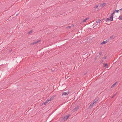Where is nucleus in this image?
<instances>
[{
    "label": "nucleus",
    "mask_w": 122,
    "mask_h": 122,
    "mask_svg": "<svg viewBox=\"0 0 122 122\" xmlns=\"http://www.w3.org/2000/svg\"><path fill=\"white\" fill-rule=\"evenodd\" d=\"M113 18L112 17L110 16L109 18H107V19L106 20V22L108 21H112L113 20Z\"/></svg>",
    "instance_id": "nucleus-1"
},
{
    "label": "nucleus",
    "mask_w": 122,
    "mask_h": 122,
    "mask_svg": "<svg viewBox=\"0 0 122 122\" xmlns=\"http://www.w3.org/2000/svg\"><path fill=\"white\" fill-rule=\"evenodd\" d=\"M70 116V115H68L67 116H66L65 117H62V120L65 121H66L67 120V119L68 117Z\"/></svg>",
    "instance_id": "nucleus-2"
},
{
    "label": "nucleus",
    "mask_w": 122,
    "mask_h": 122,
    "mask_svg": "<svg viewBox=\"0 0 122 122\" xmlns=\"http://www.w3.org/2000/svg\"><path fill=\"white\" fill-rule=\"evenodd\" d=\"M69 93V92L68 91L67 92H63L62 93V96L64 95H67Z\"/></svg>",
    "instance_id": "nucleus-3"
},
{
    "label": "nucleus",
    "mask_w": 122,
    "mask_h": 122,
    "mask_svg": "<svg viewBox=\"0 0 122 122\" xmlns=\"http://www.w3.org/2000/svg\"><path fill=\"white\" fill-rule=\"evenodd\" d=\"M99 98L97 97L95 98L93 101L92 103V104H93L95 102H96L98 101Z\"/></svg>",
    "instance_id": "nucleus-4"
},
{
    "label": "nucleus",
    "mask_w": 122,
    "mask_h": 122,
    "mask_svg": "<svg viewBox=\"0 0 122 122\" xmlns=\"http://www.w3.org/2000/svg\"><path fill=\"white\" fill-rule=\"evenodd\" d=\"M109 41V40H107L105 41H103V42H102L101 44H105L106 43L108 42Z\"/></svg>",
    "instance_id": "nucleus-5"
},
{
    "label": "nucleus",
    "mask_w": 122,
    "mask_h": 122,
    "mask_svg": "<svg viewBox=\"0 0 122 122\" xmlns=\"http://www.w3.org/2000/svg\"><path fill=\"white\" fill-rule=\"evenodd\" d=\"M79 107H78V106L76 107L72 110V111L73 112H74L78 109Z\"/></svg>",
    "instance_id": "nucleus-6"
},
{
    "label": "nucleus",
    "mask_w": 122,
    "mask_h": 122,
    "mask_svg": "<svg viewBox=\"0 0 122 122\" xmlns=\"http://www.w3.org/2000/svg\"><path fill=\"white\" fill-rule=\"evenodd\" d=\"M40 41H41L40 40H38V41H36L35 42H33V43H31V45H33V44H36L37 43L39 42Z\"/></svg>",
    "instance_id": "nucleus-7"
},
{
    "label": "nucleus",
    "mask_w": 122,
    "mask_h": 122,
    "mask_svg": "<svg viewBox=\"0 0 122 122\" xmlns=\"http://www.w3.org/2000/svg\"><path fill=\"white\" fill-rule=\"evenodd\" d=\"M50 101V100H49V99H47L46 101L44 103V105H46V104L49 101Z\"/></svg>",
    "instance_id": "nucleus-8"
},
{
    "label": "nucleus",
    "mask_w": 122,
    "mask_h": 122,
    "mask_svg": "<svg viewBox=\"0 0 122 122\" xmlns=\"http://www.w3.org/2000/svg\"><path fill=\"white\" fill-rule=\"evenodd\" d=\"M106 5V3H104L102 4H101L100 5V6L101 7H103L104 6Z\"/></svg>",
    "instance_id": "nucleus-9"
},
{
    "label": "nucleus",
    "mask_w": 122,
    "mask_h": 122,
    "mask_svg": "<svg viewBox=\"0 0 122 122\" xmlns=\"http://www.w3.org/2000/svg\"><path fill=\"white\" fill-rule=\"evenodd\" d=\"M114 38H115L114 37V35H112L110 37V40H111L113 39Z\"/></svg>",
    "instance_id": "nucleus-10"
},
{
    "label": "nucleus",
    "mask_w": 122,
    "mask_h": 122,
    "mask_svg": "<svg viewBox=\"0 0 122 122\" xmlns=\"http://www.w3.org/2000/svg\"><path fill=\"white\" fill-rule=\"evenodd\" d=\"M55 95H54L53 96L51 97L50 99H49V100H50V101L52 100L53 99V98L55 97Z\"/></svg>",
    "instance_id": "nucleus-11"
},
{
    "label": "nucleus",
    "mask_w": 122,
    "mask_h": 122,
    "mask_svg": "<svg viewBox=\"0 0 122 122\" xmlns=\"http://www.w3.org/2000/svg\"><path fill=\"white\" fill-rule=\"evenodd\" d=\"M104 66L106 68L108 67V65L107 64H103Z\"/></svg>",
    "instance_id": "nucleus-12"
},
{
    "label": "nucleus",
    "mask_w": 122,
    "mask_h": 122,
    "mask_svg": "<svg viewBox=\"0 0 122 122\" xmlns=\"http://www.w3.org/2000/svg\"><path fill=\"white\" fill-rule=\"evenodd\" d=\"M115 11H114L111 14V16L113 18V15L115 13Z\"/></svg>",
    "instance_id": "nucleus-13"
},
{
    "label": "nucleus",
    "mask_w": 122,
    "mask_h": 122,
    "mask_svg": "<svg viewBox=\"0 0 122 122\" xmlns=\"http://www.w3.org/2000/svg\"><path fill=\"white\" fill-rule=\"evenodd\" d=\"M117 83V82H116L114 84H113L111 87V88H113V87L115 85H116V84Z\"/></svg>",
    "instance_id": "nucleus-14"
},
{
    "label": "nucleus",
    "mask_w": 122,
    "mask_h": 122,
    "mask_svg": "<svg viewBox=\"0 0 122 122\" xmlns=\"http://www.w3.org/2000/svg\"><path fill=\"white\" fill-rule=\"evenodd\" d=\"M89 19V18H86L85 19L83 20V22H86V20L88 19Z\"/></svg>",
    "instance_id": "nucleus-15"
},
{
    "label": "nucleus",
    "mask_w": 122,
    "mask_h": 122,
    "mask_svg": "<svg viewBox=\"0 0 122 122\" xmlns=\"http://www.w3.org/2000/svg\"><path fill=\"white\" fill-rule=\"evenodd\" d=\"M119 19L121 20H122V15H120Z\"/></svg>",
    "instance_id": "nucleus-16"
},
{
    "label": "nucleus",
    "mask_w": 122,
    "mask_h": 122,
    "mask_svg": "<svg viewBox=\"0 0 122 122\" xmlns=\"http://www.w3.org/2000/svg\"><path fill=\"white\" fill-rule=\"evenodd\" d=\"M92 104L91 103L90 104V105L89 106V108H91L92 107Z\"/></svg>",
    "instance_id": "nucleus-17"
},
{
    "label": "nucleus",
    "mask_w": 122,
    "mask_h": 122,
    "mask_svg": "<svg viewBox=\"0 0 122 122\" xmlns=\"http://www.w3.org/2000/svg\"><path fill=\"white\" fill-rule=\"evenodd\" d=\"M33 32L32 30H31L29 32H28V34H31V33H32Z\"/></svg>",
    "instance_id": "nucleus-18"
},
{
    "label": "nucleus",
    "mask_w": 122,
    "mask_h": 122,
    "mask_svg": "<svg viewBox=\"0 0 122 122\" xmlns=\"http://www.w3.org/2000/svg\"><path fill=\"white\" fill-rule=\"evenodd\" d=\"M98 7V6L97 5H96L94 7L95 8H97Z\"/></svg>",
    "instance_id": "nucleus-19"
},
{
    "label": "nucleus",
    "mask_w": 122,
    "mask_h": 122,
    "mask_svg": "<svg viewBox=\"0 0 122 122\" xmlns=\"http://www.w3.org/2000/svg\"><path fill=\"white\" fill-rule=\"evenodd\" d=\"M98 21L99 23H100L102 21H101V20H98Z\"/></svg>",
    "instance_id": "nucleus-20"
},
{
    "label": "nucleus",
    "mask_w": 122,
    "mask_h": 122,
    "mask_svg": "<svg viewBox=\"0 0 122 122\" xmlns=\"http://www.w3.org/2000/svg\"><path fill=\"white\" fill-rule=\"evenodd\" d=\"M99 55H101L102 54V53L101 52H99Z\"/></svg>",
    "instance_id": "nucleus-21"
},
{
    "label": "nucleus",
    "mask_w": 122,
    "mask_h": 122,
    "mask_svg": "<svg viewBox=\"0 0 122 122\" xmlns=\"http://www.w3.org/2000/svg\"><path fill=\"white\" fill-rule=\"evenodd\" d=\"M98 23H99L98 22V21H97L96 22V24L97 25H98Z\"/></svg>",
    "instance_id": "nucleus-22"
},
{
    "label": "nucleus",
    "mask_w": 122,
    "mask_h": 122,
    "mask_svg": "<svg viewBox=\"0 0 122 122\" xmlns=\"http://www.w3.org/2000/svg\"><path fill=\"white\" fill-rule=\"evenodd\" d=\"M119 10H115V12L116 11L117 13H118Z\"/></svg>",
    "instance_id": "nucleus-23"
},
{
    "label": "nucleus",
    "mask_w": 122,
    "mask_h": 122,
    "mask_svg": "<svg viewBox=\"0 0 122 122\" xmlns=\"http://www.w3.org/2000/svg\"><path fill=\"white\" fill-rule=\"evenodd\" d=\"M115 96V95H113V96H112V97H111V98H113V97H114Z\"/></svg>",
    "instance_id": "nucleus-24"
},
{
    "label": "nucleus",
    "mask_w": 122,
    "mask_h": 122,
    "mask_svg": "<svg viewBox=\"0 0 122 122\" xmlns=\"http://www.w3.org/2000/svg\"><path fill=\"white\" fill-rule=\"evenodd\" d=\"M12 49H11V50H10L9 51V53H10L12 51Z\"/></svg>",
    "instance_id": "nucleus-25"
},
{
    "label": "nucleus",
    "mask_w": 122,
    "mask_h": 122,
    "mask_svg": "<svg viewBox=\"0 0 122 122\" xmlns=\"http://www.w3.org/2000/svg\"><path fill=\"white\" fill-rule=\"evenodd\" d=\"M106 58H107L106 56H104L103 58L104 59H105Z\"/></svg>",
    "instance_id": "nucleus-26"
},
{
    "label": "nucleus",
    "mask_w": 122,
    "mask_h": 122,
    "mask_svg": "<svg viewBox=\"0 0 122 122\" xmlns=\"http://www.w3.org/2000/svg\"><path fill=\"white\" fill-rule=\"evenodd\" d=\"M68 27L69 28H70L71 27V26H69Z\"/></svg>",
    "instance_id": "nucleus-27"
},
{
    "label": "nucleus",
    "mask_w": 122,
    "mask_h": 122,
    "mask_svg": "<svg viewBox=\"0 0 122 122\" xmlns=\"http://www.w3.org/2000/svg\"><path fill=\"white\" fill-rule=\"evenodd\" d=\"M122 10V8H121L120 9V10Z\"/></svg>",
    "instance_id": "nucleus-28"
},
{
    "label": "nucleus",
    "mask_w": 122,
    "mask_h": 122,
    "mask_svg": "<svg viewBox=\"0 0 122 122\" xmlns=\"http://www.w3.org/2000/svg\"><path fill=\"white\" fill-rule=\"evenodd\" d=\"M117 94V93H116L114 95H115V96Z\"/></svg>",
    "instance_id": "nucleus-29"
},
{
    "label": "nucleus",
    "mask_w": 122,
    "mask_h": 122,
    "mask_svg": "<svg viewBox=\"0 0 122 122\" xmlns=\"http://www.w3.org/2000/svg\"><path fill=\"white\" fill-rule=\"evenodd\" d=\"M52 70V72H53V71H54L53 70Z\"/></svg>",
    "instance_id": "nucleus-30"
},
{
    "label": "nucleus",
    "mask_w": 122,
    "mask_h": 122,
    "mask_svg": "<svg viewBox=\"0 0 122 122\" xmlns=\"http://www.w3.org/2000/svg\"><path fill=\"white\" fill-rule=\"evenodd\" d=\"M98 55H97V56H97V57H98Z\"/></svg>",
    "instance_id": "nucleus-31"
},
{
    "label": "nucleus",
    "mask_w": 122,
    "mask_h": 122,
    "mask_svg": "<svg viewBox=\"0 0 122 122\" xmlns=\"http://www.w3.org/2000/svg\"><path fill=\"white\" fill-rule=\"evenodd\" d=\"M96 58H95V60H96L97 58V57H96Z\"/></svg>",
    "instance_id": "nucleus-32"
},
{
    "label": "nucleus",
    "mask_w": 122,
    "mask_h": 122,
    "mask_svg": "<svg viewBox=\"0 0 122 122\" xmlns=\"http://www.w3.org/2000/svg\"><path fill=\"white\" fill-rule=\"evenodd\" d=\"M104 19H102V21H103V20H104Z\"/></svg>",
    "instance_id": "nucleus-33"
},
{
    "label": "nucleus",
    "mask_w": 122,
    "mask_h": 122,
    "mask_svg": "<svg viewBox=\"0 0 122 122\" xmlns=\"http://www.w3.org/2000/svg\"><path fill=\"white\" fill-rule=\"evenodd\" d=\"M18 14H17L16 15V16H17L18 15Z\"/></svg>",
    "instance_id": "nucleus-34"
},
{
    "label": "nucleus",
    "mask_w": 122,
    "mask_h": 122,
    "mask_svg": "<svg viewBox=\"0 0 122 122\" xmlns=\"http://www.w3.org/2000/svg\"><path fill=\"white\" fill-rule=\"evenodd\" d=\"M72 25V26H74V25Z\"/></svg>",
    "instance_id": "nucleus-35"
},
{
    "label": "nucleus",
    "mask_w": 122,
    "mask_h": 122,
    "mask_svg": "<svg viewBox=\"0 0 122 122\" xmlns=\"http://www.w3.org/2000/svg\"><path fill=\"white\" fill-rule=\"evenodd\" d=\"M87 58V57H86V58Z\"/></svg>",
    "instance_id": "nucleus-36"
}]
</instances>
